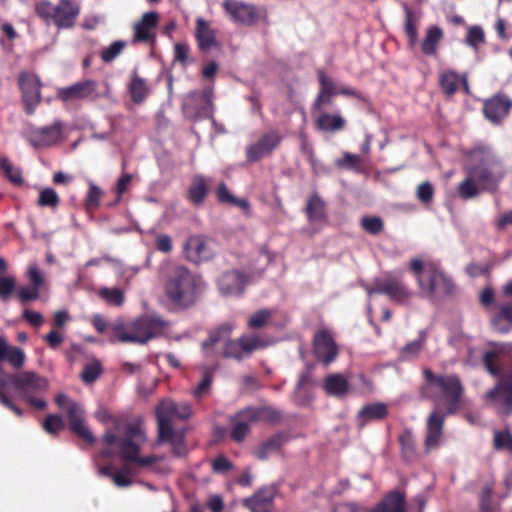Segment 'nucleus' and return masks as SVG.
<instances>
[{"label": "nucleus", "mask_w": 512, "mask_h": 512, "mask_svg": "<svg viewBox=\"0 0 512 512\" xmlns=\"http://www.w3.org/2000/svg\"><path fill=\"white\" fill-rule=\"evenodd\" d=\"M11 377L12 375H8L0 366V403L6 408L10 409L18 417H21L23 415L22 410L17 405H15L4 392L6 386L11 383Z\"/></svg>", "instance_id": "41"}, {"label": "nucleus", "mask_w": 512, "mask_h": 512, "mask_svg": "<svg viewBox=\"0 0 512 512\" xmlns=\"http://www.w3.org/2000/svg\"><path fill=\"white\" fill-rule=\"evenodd\" d=\"M58 96L63 101L74 99H96L98 97V83L94 80L77 82L74 85L59 90Z\"/></svg>", "instance_id": "23"}, {"label": "nucleus", "mask_w": 512, "mask_h": 512, "mask_svg": "<svg viewBox=\"0 0 512 512\" xmlns=\"http://www.w3.org/2000/svg\"><path fill=\"white\" fill-rule=\"evenodd\" d=\"M419 287L430 299L451 294L454 284L442 271L431 265L424 276L419 277Z\"/></svg>", "instance_id": "9"}, {"label": "nucleus", "mask_w": 512, "mask_h": 512, "mask_svg": "<svg viewBox=\"0 0 512 512\" xmlns=\"http://www.w3.org/2000/svg\"><path fill=\"white\" fill-rule=\"evenodd\" d=\"M460 77L455 71H446L440 74L439 83L443 92L453 95L458 89Z\"/></svg>", "instance_id": "46"}, {"label": "nucleus", "mask_w": 512, "mask_h": 512, "mask_svg": "<svg viewBox=\"0 0 512 512\" xmlns=\"http://www.w3.org/2000/svg\"><path fill=\"white\" fill-rule=\"evenodd\" d=\"M425 344V335L421 332L419 338L406 344L402 349V357L405 359H411L417 357Z\"/></svg>", "instance_id": "56"}, {"label": "nucleus", "mask_w": 512, "mask_h": 512, "mask_svg": "<svg viewBox=\"0 0 512 512\" xmlns=\"http://www.w3.org/2000/svg\"><path fill=\"white\" fill-rule=\"evenodd\" d=\"M245 413V408L239 411L235 417L231 420L232 429L230 431V437L237 443L242 442L250 432V427L254 422L250 421Z\"/></svg>", "instance_id": "32"}, {"label": "nucleus", "mask_w": 512, "mask_h": 512, "mask_svg": "<svg viewBox=\"0 0 512 512\" xmlns=\"http://www.w3.org/2000/svg\"><path fill=\"white\" fill-rule=\"evenodd\" d=\"M183 248L186 258L193 263L208 261L214 255L210 240L204 235L189 236Z\"/></svg>", "instance_id": "18"}, {"label": "nucleus", "mask_w": 512, "mask_h": 512, "mask_svg": "<svg viewBox=\"0 0 512 512\" xmlns=\"http://www.w3.org/2000/svg\"><path fill=\"white\" fill-rule=\"evenodd\" d=\"M16 282L12 276L0 277V298L7 301L11 293L15 290Z\"/></svg>", "instance_id": "64"}, {"label": "nucleus", "mask_w": 512, "mask_h": 512, "mask_svg": "<svg viewBox=\"0 0 512 512\" xmlns=\"http://www.w3.org/2000/svg\"><path fill=\"white\" fill-rule=\"evenodd\" d=\"M158 23L156 12L144 13L141 20L134 24V41L148 42L154 37L153 30Z\"/></svg>", "instance_id": "27"}, {"label": "nucleus", "mask_w": 512, "mask_h": 512, "mask_svg": "<svg viewBox=\"0 0 512 512\" xmlns=\"http://www.w3.org/2000/svg\"><path fill=\"white\" fill-rule=\"evenodd\" d=\"M482 190L483 189L477 183L476 177L473 176L467 168V177L458 185L459 196L464 200L472 199L477 197Z\"/></svg>", "instance_id": "38"}, {"label": "nucleus", "mask_w": 512, "mask_h": 512, "mask_svg": "<svg viewBox=\"0 0 512 512\" xmlns=\"http://www.w3.org/2000/svg\"><path fill=\"white\" fill-rule=\"evenodd\" d=\"M239 338L245 358L250 357L256 350L263 349L269 345V341L266 338L257 334L242 335Z\"/></svg>", "instance_id": "37"}, {"label": "nucleus", "mask_w": 512, "mask_h": 512, "mask_svg": "<svg viewBox=\"0 0 512 512\" xmlns=\"http://www.w3.org/2000/svg\"><path fill=\"white\" fill-rule=\"evenodd\" d=\"M192 414L187 403H175L172 400H163L156 408L158 422V436L155 446L167 442L171 446L172 454L175 457H184L187 454L185 445V430L176 429L174 422L177 419L186 420Z\"/></svg>", "instance_id": "3"}, {"label": "nucleus", "mask_w": 512, "mask_h": 512, "mask_svg": "<svg viewBox=\"0 0 512 512\" xmlns=\"http://www.w3.org/2000/svg\"><path fill=\"white\" fill-rule=\"evenodd\" d=\"M66 412L71 431L88 444H94L96 439L85 423L83 409L76 402H69Z\"/></svg>", "instance_id": "20"}, {"label": "nucleus", "mask_w": 512, "mask_h": 512, "mask_svg": "<svg viewBox=\"0 0 512 512\" xmlns=\"http://www.w3.org/2000/svg\"><path fill=\"white\" fill-rule=\"evenodd\" d=\"M60 202V198L56 191L52 188H44L39 193L38 205L41 207L56 208Z\"/></svg>", "instance_id": "53"}, {"label": "nucleus", "mask_w": 512, "mask_h": 512, "mask_svg": "<svg viewBox=\"0 0 512 512\" xmlns=\"http://www.w3.org/2000/svg\"><path fill=\"white\" fill-rule=\"evenodd\" d=\"M272 310L261 309L253 313L247 321V326L250 329H259L267 325L268 321L272 317Z\"/></svg>", "instance_id": "47"}, {"label": "nucleus", "mask_w": 512, "mask_h": 512, "mask_svg": "<svg viewBox=\"0 0 512 512\" xmlns=\"http://www.w3.org/2000/svg\"><path fill=\"white\" fill-rule=\"evenodd\" d=\"M511 107L512 100L507 95L498 93L484 102L483 112L489 121L498 124L509 114Z\"/></svg>", "instance_id": "22"}, {"label": "nucleus", "mask_w": 512, "mask_h": 512, "mask_svg": "<svg viewBox=\"0 0 512 512\" xmlns=\"http://www.w3.org/2000/svg\"><path fill=\"white\" fill-rule=\"evenodd\" d=\"M485 402L501 416L512 413V384L502 377L495 387L485 394Z\"/></svg>", "instance_id": "10"}, {"label": "nucleus", "mask_w": 512, "mask_h": 512, "mask_svg": "<svg viewBox=\"0 0 512 512\" xmlns=\"http://www.w3.org/2000/svg\"><path fill=\"white\" fill-rule=\"evenodd\" d=\"M362 228L372 235H378L384 228V223L380 217L365 216L361 219Z\"/></svg>", "instance_id": "60"}, {"label": "nucleus", "mask_w": 512, "mask_h": 512, "mask_svg": "<svg viewBox=\"0 0 512 512\" xmlns=\"http://www.w3.org/2000/svg\"><path fill=\"white\" fill-rule=\"evenodd\" d=\"M207 185L203 176H196L188 191L189 200L199 205L201 204L207 195Z\"/></svg>", "instance_id": "43"}, {"label": "nucleus", "mask_w": 512, "mask_h": 512, "mask_svg": "<svg viewBox=\"0 0 512 512\" xmlns=\"http://www.w3.org/2000/svg\"><path fill=\"white\" fill-rule=\"evenodd\" d=\"M223 8L230 18L240 24L252 26L257 23L259 14L256 6L237 0H224Z\"/></svg>", "instance_id": "17"}, {"label": "nucleus", "mask_w": 512, "mask_h": 512, "mask_svg": "<svg viewBox=\"0 0 512 512\" xmlns=\"http://www.w3.org/2000/svg\"><path fill=\"white\" fill-rule=\"evenodd\" d=\"M468 169L476 177L479 186L486 191L495 192L505 176L502 159L487 145H477L470 151Z\"/></svg>", "instance_id": "5"}, {"label": "nucleus", "mask_w": 512, "mask_h": 512, "mask_svg": "<svg viewBox=\"0 0 512 512\" xmlns=\"http://www.w3.org/2000/svg\"><path fill=\"white\" fill-rule=\"evenodd\" d=\"M405 11V32L411 42L414 44L417 41L418 33H417V20L415 19L413 12L404 4Z\"/></svg>", "instance_id": "51"}, {"label": "nucleus", "mask_w": 512, "mask_h": 512, "mask_svg": "<svg viewBox=\"0 0 512 512\" xmlns=\"http://www.w3.org/2000/svg\"><path fill=\"white\" fill-rule=\"evenodd\" d=\"M313 352L316 359L326 366L336 360L339 349L330 331L321 329L315 333Z\"/></svg>", "instance_id": "14"}, {"label": "nucleus", "mask_w": 512, "mask_h": 512, "mask_svg": "<svg viewBox=\"0 0 512 512\" xmlns=\"http://www.w3.org/2000/svg\"><path fill=\"white\" fill-rule=\"evenodd\" d=\"M493 445L496 450H508L512 452V434L509 430H497L494 432Z\"/></svg>", "instance_id": "52"}, {"label": "nucleus", "mask_w": 512, "mask_h": 512, "mask_svg": "<svg viewBox=\"0 0 512 512\" xmlns=\"http://www.w3.org/2000/svg\"><path fill=\"white\" fill-rule=\"evenodd\" d=\"M399 443L403 457L407 461H414L417 458L416 442L411 430L406 429L399 435Z\"/></svg>", "instance_id": "39"}, {"label": "nucleus", "mask_w": 512, "mask_h": 512, "mask_svg": "<svg viewBox=\"0 0 512 512\" xmlns=\"http://www.w3.org/2000/svg\"><path fill=\"white\" fill-rule=\"evenodd\" d=\"M276 493V486H263L252 496L245 498L243 500V505L251 512H270Z\"/></svg>", "instance_id": "21"}, {"label": "nucleus", "mask_w": 512, "mask_h": 512, "mask_svg": "<svg viewBox=\"0 0 512 512\" xmlns=\"http://www.w3.org/2000/svg\"><path fill=\"white\" fill-rule=\"evenodd\" d=\"M502 293L510 300L500 305L498 313L491 319V324L496 331L508 333L512 329V280L503 286Z\"/></svg>", "instance_id": "19"}, {"label": "nucleus", "mask_w": 512, "mask_h": 512, "mask_svg": "<svg viewBox=\"0 0 512 512\" xmlns=\"http://www.w3.org/2000/svg\"><path fill=\"white\" fill-rule=\"evenodd\" d=\"M499 353L496 350L486 351L483 355V363L487 371L493 376H499L500 366L497 364Z\"/></svg>", "instance_id": "58"}, {"label": "nucleus", "mask_w": 512, "mask_h": 512, "mask_svg": "<svg viewBox=\"0 0 512 512\" xmlns=\"http://www.w3.org/2000/svg\"><path fill=\"white\" fill-rule=\"evenodd\" d=\"M316 128L324 132H337L345 127L346 121L339 114L322 113L316 119Z\"/></svg>", "instance_id": "35"}, {"label": "nucleus", "mask_w": 512, "mask_h": 512, "mask_svg": "<svg viewBox=\"0 0 512 512\" xmlns=\"http://www.w3.org/2000/svg\"><path fill=\"white\" fill-rule=\"evenodd\" d=\"M102 441L107 446L117 445L118 455L125 463L123 469L113 474V482L118 487H129L132 480L126 475L130 470L128 465L146 470L156 475H169L173 469L165 462L163 455H140L141 446L147 442V436L140 419L125 423L122 419H114L113 429H107Z\"/></svg>", "instance_id": "1"}, {"label": "nucleus", "mask_w": 512, "mask_h": 512, "mask_svg": "<svg viewBox=\"0 0 512 512\" xmlns=\"http://www.w3.org/2000/svg\"><path fill=\"white\" fill-rule=\"evenodd\" d=\"M369 296L373 294L386 295L391 301L398 304H409L413 292L405 285V283L391 273H386L381 279H375L373 286L366 288Z\"/></svg>", "instance_id": "7"}, {"label": "nucleus", "mask_w": 512, "mask_h": 512, "mask_svg": "<svg viewBox=\"0 0 512 512\" xmlns=\"http://www.w3.org/2000/svg\"><path fill=\"white\" fill-rule=\"evenodd\" d=\"M102 372L101 364L98 360H93L91 363L84 366L81 372V379L85 383H93Z\"/></svg>", "instance_id": "57"}, {"label": "nucleus", "mask_w": 512, "mask_h": 512, "mask_svg": "<svg viewBox=\"0 0 512 512\" xmlns=\"http://www.w3.org/2000/svg\"><path fill=\"white\" fill-rule=\"evenodd\" d=\"M166 323L156 317H140L130 323L115 325V337L122 343L145 344L161 333Z\"/></svg>", "instance_id": "6"}, {"label": "nucleus", "mask_w": 512, "mask_h": 512, "mask_svg": "<svg viewBox=\"0 0 512 512\" xmlns=\"http://www.w3.org/2000/svg\"><path fill=\"white\" fill-rule=\"evenodd\" d=\"M244 415L254 424L258 422L277 423L281 419V413L271 406L246 407Z\"/></svg>", "instance_id": "31"}, {"label": "nucleus", "mask_w": 512, "mask_h": 512, "mask_svg": "<svg viewBox=\"0 0 512 512\" xmlns=\"http://www.w3.org/2000/svg\"><path fill=\"white\" fill-rule=\"evenodd\" d=\"M371 512H405V497L400 492H392Z\"/></svg>", "instance_id": "34"}, {"label": "nucleus", "mask_w": 512, "mask_h": 512, "mask_svg": "<svg viewBox=\"0 0 512 512\" xmlns=\"http://www.w3.org/2000/svg\"><path fill=\"white\" fill-rule=\"evenodd\" d=\"M233 323H222L216 328L210 330L208 338L202 343V348L207 356L214 355V346L218 343L223 345L230 339L232 331L234 330Z\"/></svg>", "instance_id": "26"}, {"label": "nucleus", "mask_w": 512, "mask_h": 512, "mask_svg": "<svg viewBox=\"0 0 512 512\" xmlns=\"http://www.w3.org/2000/svg\"><path fill=\"white\" fill-rule=\"evenodd\" d=\"M213 382V371L210 369H205L203 372V378L201 382L194 389L193 394L196 398H202L206 395L211 387Z\"/></svg>", "instance_id": "63"}, {"label": "nucleus", "mask_w": 512, "mask_h": 512, "mask_svg": "<svg viewBox=\"0 0 512 512\" xmlns=\"http://www.w3.org/2000/svg\"><path fill=\"white\" fill-rule=\"evenodd\" d=\"M19 88L22 92V100L28 115L35 112L41 102V82L37 75L30 72H22L18 77Z\"/></svg>", "instance_id": "12"}, {"label": "nucleus", "mask_w": 512, "mask_h": 512, "mask_svg": "<svg viewBox=\"0 0 512 512\" xmlns=\"http://www.w3.org/2000/svg\"><path fill=\"white\" fill-rule=\"evenodd\" d=\"M100 296L116 306H121L124 303V294L119 288H103L100 290Z\"/></svg>", "instance_id": "62"}, {"label": "nucleus", "mask_w": 512, "mask_h": 512, "mask_svg": "<svg viewBox=\"0 0 512 512\" xmlns=\"http://www.w3.org/2000/svg\"><path fill=\"white\" fill-rule=\"evenodd\" d=\"M5 360H7L16 369L21 368L25 362V353L21 348L6 346Z\"/></svg>", "instance_id": "55"}, {"label": "nucleus", "mask_w": 512, "mask_h": 512, "mask_svg": "<svg viewBox=\"0 0 512 512\" xmlns=\"http://www.w3.org/2000/svg\"><path fill=\"white\" fill-rule=\"evenodd\" d=\"M212 88L190 92L183 101L182 109L186 117L193 121L213 116Z\"/></svg>", "instance_id": "8"}, {"label": "nucleus", "mask_w": 512, "mask_h": 512, "mask_svg": "<svg viewBox=\"0 0 512 512\" xmlns=\"http://www.w3.org/2000/svg\"><path fill=\"white\" fill-rule=\"evenodd\" d=\"M36 14L46 23H53L55 19V5L50 1L42 0L35 5Z\"/></svg>", "instance_id": "50"}, {"label": "nucleus", "mask_w": 512, "mask_h": 512, "mask_svg": "<svg viewBox=\"0 0 512 512\" xmlns=\"http://www.w3.org/2000/svg\"><path fill=\"white\" fill-rule=\"evenodd\" d=\"M323 389L329 396L342 398L349 393L350 384L342 374H329L324 380Z\"/></svg>", "instance_id": "30"}, {"label": "nucleus", "mask_w": 512, "mask_h": 512, "mask_svg": "<svg viewBox=\"0 0 512 512\" xmlns=\"http://www.w3.org/2000/svg\"><path fill=\"white\" fill-rule=\"evenodd\" d=\"M446 415L447 413L439 408H435L429 414L426 422V435L424 442V451L426 454L440 446Z\"/></svg>", "instance_id": "16"}, {"label": "nucleus", "mask_w": 512, "mask_h": 512, "mask_svg": "<svg viewBox=\"0 0 512 512\" xmlns=\"http://www.w3.org/2000/svg\"><path fill=\"white\" fill-rule=\"evenodd\" d=\"M126 47V42L122 40H117L111 43L108 47L102 49L101 51V59L109 63L117 58L121 52Z\"/></svg>", "instance_id": "54"}, {"label": "nucleus", "mask_w": 512, "mask_h": 512, "mask_svg": "<svg viewBox=\"0 0 512 512\" xmlns=\"http://www.w3.org/2000/svg\"><path fill=\"white\" fill-rule=\"evenodd\" d=\"M162 281L165 297L177 308L193 305L205 289V283L200 276L177 264L165 267Z\"/></svg>", "instance_id": "2"}, {"label": "nucleus", "mask_w": 512, "mask_h": 512, "mask_svg": "<svg viewBox=\"0 0 512 512\" xmlns=\"http://www.w3.org/2000/svg\"><path fill=\"white\" fill-rule=\"evenodd\" d=\"M282 140L283 137L277 129H272L264 133L256 142L247 147V162L255 163L267 156H270L273 151L280 146Z\"/></svg>", "instance_id": "11"}, {"label": "nucleus", "mask_w": 512, "mask_h": 512, "mask_svg": "<svg viewBox=\"0 0 512 512\" xmlns=\"http://www.w3.org/2000/svg\"><path fill=\"white\" fill-rule=\"evenodd\" d=\"M62 128L63 124L59 120L49 126L32 128L27 133V140L36 149L52 146L60 141Z\"/></svg>", "instance_id": "15"}, {"label": "nucleus", "mask_w": 512, "mask_h": 512, "mask_svg": "<svg viewBox=\"0 0 512 512\" xmlns=\"http://www.w3.org/2000/svg\"><path fill=\"white\" fill-rule=\"evenodd\" d=\"M0 169L11 182L15 184L23 183L21 170L13 167L6 157L0 156Z\"/></svg>", "instance_id": "49"}, {"label": "nucleus", "mask_w": 512, "mask_h": 512, "mask_svg": "<svg viewBox=\"0 0 512 512\" xmlns=\"http://www.w3.org/2000/svg\"><path fill=\"white\" fill-rule=\"evenodd\" d=\"M43 428L49 434H56L65 428V423L60 415L50 414L45 418Z\"/></svg>", "instance_id": "61"}, {"label": "nucleus", "mask_w": 512, "mask_h": 512, "mask_svg": "<svg viewBox=\"0 0 512 512\" xmlns=\"http://www.w3.org/2000/svg\"><path fill=\"white\" fill-rule=\"evenodd\" d=\"M218 287L224 295H237L243 292L245 287L244 276L239 271H228L218 279Z\"/></svg>", "instance_id": "28"}, {"label": "nucleus", "mask_w": 512, "mask_h": 512, "mask_svg": "<svg viewBox=\"0 0 512 512\" xmlns=\"http://www.w3.org/2000/svg\"><path fill=\"white\" fill-rule=\"evenodd\" d=\"M222 356L225 358H233L238 361L245 359L240 338L236 340L229 339L223 346Z\"/></svg>", "instance_id": "48"}, {"label": "nucleus", "mask_w": 512, "mask_h": 512, "mask_svg": "<svg viewBox=\"0 0 512 512\" xmlns=\"http://www.w3.org/2000/svg\"><path fill=\"white\" fill-rule=\"evenodd\" d=\"M317 75L320 89L312 104V111L320 110L324 105H330L332 98L338 94L336 84L332 78L328 77L323 70H319Z\"/></svg>", "instance_id": "25"}, {"label": "nucleus", "mask_w": 512, "mask_h": 512, "mask_svg": "<svg viewBox=\"0 0 512 512\" xmlns=\"http://www.w3.org/2000/svg\"><path fill=\"white\" fill-rule=\"evenodd\" d=\"M424 382L419 388L423 399L432 400L435 408H439L441 400L446 404L447 414H455L460 408L464 394V386L460 378L454 374H435L431 369H423Z\"/></svg>", "instance_id": "4"}, {"label": "nucleus", "mask_w": 512, "mask_h": 512, "mask_svg": "<svg viewBox=\"0 0 512 512\" xmlns=\"http://www.w3.org/2000/svg\"><path fill=\"white\" fill-rule=\"evenodd\" d=\"M286 441L284 434L277 433L261 443L254 454L258 459L266 460L272 453L279 451Z\"/></svg>", "instance_id": "33"}, {"label": "nucleus", "mask_w": 512, "mask_h": 512, "mask_svg": "<svg viewBox=\"0 0 512 512\" xmlns=\"http://www.w3.org/2000/svg\"><path fill=\"white\" fill-rule=\"evenodd\" d=\"M442 38V30L439 27L432 26L428 28L426 36L422 42V51L426 55H432L436 52L437 45Z\"/></svg>", "instance_id": "44"}, {"label": "nucleus", "mask_w": 512, "mask_h": 512, "mask_svg": "<svg viewBox=\"0 0 512 512\" xmlns=\"http://www.w3.org/2000/svg\"><path fill=\"white\" fill-rule=\"evenodd\" d=\"M11 384L18 391L21 398L46 391L48 388L47 379L32 371L13 374Z\"/></svg>", "instance_id": "13"}, {"label": "nucleus", "mask_w": 512, "mask_h": 512, "mask_svg": "<svg viewBox=\"0 0 512 512\" xmlns=\"http://www.w3.org/2000/svg\"><path fill=\"white\" fill-rule=\"evenodd\" d=\"M335 166L354 172H362V158L357 154L344 152L341 158L335 160Z\"/></svg>", "instance_id": "45"}, {"label": "nucleus", "mask_w": 512, "mask_h": 512, "mask_svg": "<svg viewBox=\"0 0 512 512\" xmlns=\"http://www.w3.org/2000/svg\"><path fill=\"white\" fill-rule=\"evenodd\" d=\"M306 213L310 221H322L325 219V203L318 194L315 193L308 199Z\"/></svg>", "instance_id": "40"}, {"label": "nucleus", "mask_w": 512, "mask_h": 512, "mask_svg": "<svg viewBox=\"0 0 512 512\" xmlns=\"http://www.w3.org/2000/svg\"><path fill=\"white\" fill-rule=\"evenodd\" d=\"M195 38L202 51H208L217 45L214 29L201 17L196 19Z\"/></svg>", "instance_id": "29"}, {"label": "nucleus", "mask_w": 512, "mask_h": 512, "mask_svg": "<svg viewBox=\"0 0 512 512\" xmlns=\"http://www.w3.org/2000/svg\"><path fill=\"white\" fill-rule=\"evenodd\" d=\"M388 414V409L384 403L369 404L361 408L358 412V418L364 425L367 421L384 419Z\"/></svg>", "instance_id": "36"}, {"label": "nucleus", "mask_w": 512, "mask_h": 512, "mask_svg": "<svg viewBox=\"0 0 512 512\" xmlns=\"http://www.w3.org/2000/svg\"><path fill=\"white\" fill-rule=\"evenodd\" d=\"M80 6L74 0H59L55 5L54 25L58 29H70L75 25Z\"/></svg>", "instance_id": "24"}, {"label": "nucleus", "mask_w": 512, "mask_h": 512, "mask_svg": "<svg viewBox=\"0 0 512 512\" xmlns=\"http://www.w3.org/2000/svg\"><path fill=\"white\" fill-rule=\"evenodd\" d=\"M129 91L131 99L135 103H141L148 95L149 90L146 85V81L143 78H141L136 72H134L132 75L129 84Z\"/></svg>", "instance_id": "42"}, {"label": "nucleus", "mask_w": 512, "mask_h": 512, "mask_svg": "<svg viewBox=\"0 0 512 512\" xmlns=\"http://www.w3.org/2000/svg\"><path fill=\"white\" fill-rule=\"evenodd\" d=\"M485 42V34L480 26H472L468 29L466 43L475 50Z\"/></svg>", "instance_id": "59"}]
</instances>
